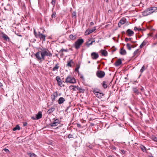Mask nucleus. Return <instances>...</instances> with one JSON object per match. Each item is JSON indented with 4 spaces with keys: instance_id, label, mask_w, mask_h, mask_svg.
Returning a JSON list of instances; mask_svg holds the SVG:
<instances>
[{
    "instance_id": "f8f14e48",
    "label": "nucleus",
    "mask_w": 157,
    "mask_h": 157,
    "mask_svg": "<svg viewBox=\"0 0 157 157\" xmlns=\"http://www.w3.org/2000/svg\"><path fill=\"white\" fill-rule=\"evenodd\" d=\"M100 52L101 53V55L105 56H106L108 55V52L105 50H101Z\"/></svg>"
},
{
    "instance_id": "6e6552de",
    "label": "nucleus",
    "mask_w": 157,
    "mask_h": 157,
    "mask_svg": "<svg viewBox=\"0 0 157 157\" xmlns=\"http://www.w3.org/2000/svg\"><path fill=\"white\" fill-rule=\"evenodd\" d=\"M96 29V27H94L92 29H87L85 33V35L87 36L94 32Z\"/></svg>"
},
{
    "instance_id": "a19ab883",
    "label": "nucleus",
    "mask_w": 157,
    "mask_h": 157,
    "mask_svg": "<svg viewBox=\"0 0 157 157\" xmlns=\"http://www.w3.org/2000/svg\"><path fill=\"white\" fill-rule=\"evenodd\" d=\"M55 17H56L54 13H53L52 14V18H55Z\"/></svg>"
},
{
    "instance_id": "5701e85b",
    "label": "nucleus",
    "mask_w": 157,
    "mask_h": 157,
    "mask_svg": "<svg viewBox=\"0 0 157 157\" xmlns=\"http://www.w3.org/2000/svg\"><path fill=\"white\" fill-rule=\"evenodd\" d=\"M76 38V36L75 35H73V34H71L69 35V38L71 40H74Z\"/></svg>"
},
{
    "instance_id": "e2e57ef3",
    "label": "nucleus",
    "mask_w": 157,
    "mask_h": 157,
    "mask_svg": "<svg viewBox=\"0 0 157 157\" xmlns=\"http://www.w3.org/2000/svg\"><path fill=\"white\" fill-rule=\"evenodd\" d=\"M19 36H21V35H19Z\"/></svg>"
},
{
    "instance_id": "79ce46f5",
    "label": "nucleus",
    "mask_w": 157,
    "mask_h": 157,
    "mask_svg": "<svg viewBox=\"0 0 157 157\" xmlns=\"http://www.w3.org/2000/svg\"><path fill=\"white\" fill-rule=\"evenodd\" d=\"M134 91L135 93H137L138 92V90L136 88H135Z\"/></svg>"
},
{
    "instance_id": "6ab92c4d",
    "label": "nucleus",
    "mask_w": 157,
    "mask_h": 157,
    "mask_svg": "<svg viewBox=\"0 0 157 157\" xmlns=\"http://www.w3.org/2000/svg\"><path fill=\"white\" fill-rule=\"evenodd\" d=\"M58 96L57 93L56 92H54L52 95H51V98L53 100H54Z\"/></svg>"
},
{
    "instance_id": "603ef678",
    "label": "nucleus",
    "mask_w": 157,
    "mask_h": 157,
    "mask_svg": "<svg viewBox=\"0 0 157 157\" xmlns=\"http://www.w3.org/2000/svg\"><path fill=\"white\" fill-rule=\"evenodd\" d=\"M27 122H24L23 123V126H26L27 125Z\"/></svg>"
},
{
    "instance_id": "0eeeda50",
    "label": "nucleus",
    "mask_w": 157,
    "mask_h": 157,
    "mask_svg": "<svg viewBox=\"0 0 157 157\" xmlns=\"http://www.w3.org/2000/svg\"><path fill=\"white\" fill-rule=\"evenodd\" d=\"M97 76L99 78H103L105 75V73L104 71L98 70L96 73Z\"/></svg>"
},
{
    "instance_id": "c03bdc74",
    "label": "nucleus",
    "mask_w": 157,
    "mask_h": 157,
    "mask_svg": "<svg viewBox=\"0 0 157 157\" xmlns=\"http://www.w3.org/2000/svg\"><path fill=\"white\" fill-rule=\"evenodd\" d=\"M131 40V38L128 39L127 38H125V40L126 41H128V40Z\"/></svg>"
},
{
    "instance_id": "09e8293b",
    "label": "nucleus",
    "mask_w": 157,
    "mask_h": 157,
    "mask_svg": "<svg viewBox=\"0 0 157 157\" xmlns=\"http://www.w3.org/2000/svg\"><path fill=\"white\" fill-rule=\"evenodd\" d=\"M154 39H157V33H156V34L155 36L154 37Z\"/></svg>"
},
{
    "instance_id": "052dcab7",
    "label": "nucleus",
    "mask_w": 157,
    "mask_h": 157,
    "mask_svg": "<svg viewBox=\"0 0 157 157\" xmlns=\"http://www.w3.org/2000/svg\"><path fill=\"white\" fill-rule=\"evenodd\" d=\"M45 31V30L44 29L43 31V33H44Z\"/></svg>"
},
{
    "instance_id": "412c9836",
    "label": "nucleus",
    "mask_w": 157,
    "mask_h": 157,
    "mask_svg": "<svg viewBox=\"0 0 157 157\" xmlns=\"http://www.w3.org/2000/svg\"><path fill=\"white\" fill-rule=\"evenodd\" d=\"M101 84L104 89H106L107 87V84L105 81H103L101 83Z\"/></svg>"
},
{
    "instance_id": "dca6fc26",
    "label": "nucleus",
    "mask_w": 157,
    "mask_h": 157,
    "mask_svg": "<svg viewBox=\"0 0 157 157\" xmlns=\"http://www.w3.org/2000/svg\"><path fill=\"white\" fill-rule=\"evenodd\" d=\"M122 63V61L121 59H118L114 63V65L116 66H118Z\"/></svg>"
},
{
    "instance_id": "f257e3e1",
    "label": "nucleus",
    "mask_w": 157,
    "mask_h": 157,
    "mask_svg": "<svg viewBox=\"0 0 157 157\" xmlns=\"http://www.w3.org/2000/svg\"><path fill=\"white\" fill-rule=\"evenodd\" d=\"M35 56L37 60L41 63L45 60L46 56L51 57L52 54L48 49L43 48L35 54Z\"/></svg>"
},
{
    "instance_id": "49530a36",
    "label": "nucleus",
    "mask_w": 157,
    "mask_h": 157,
    "mask_svg": "<svg viewBox=\"0 0 157 157\" xmlns=\"http://www.w3.org/2000/svg\"><path fill=\"white\" fill-rule=\"evenodd\" d=\"M80 78L84 80V77L83 75H81L80 76Z\"/></svg>"
},
{
    "instance_id": "4be33fe9",
    "label": "nucleus",
    "mask_w": 157,
    "mask_h": 157,
    "mask_svg": "<svg viewBox=\"0 0 157 157\" xmlns=\"http://www.w3.org/2000/svg\"><path fill=\"white\" fill-rule=\"evenodd\" d=\"M120 53L122 55H125L126 54L125 50L123 48H122L120 50Z\"/></svg>"
},
{
    "instance_id": "20e7f679",
    "label": "nucleus",
    "mask_w": 157,
    "mask_h": 157,
    "mask_svg": "<svg viewBox=\"0 0 157 157\" xmlns=\"http://www.w3.org/2000/svg\"><path fill=\"white\" fill-rule=\"evenodd\" d=\"M84 42V40L82 38L78 39L73 44V46L77 50L79 49L82 44Z\"/></svg>"
},
{
    "instance_id": "f3484780",
    "label": "nucleus",
    "mask_w": 157,
    "mask_h": 157,
    "mask_svg": "<svg viewBox=\"0 0 157 157\" xmlns=\"http://www.w3.org/2000/svg\"><path fill=\"white\" fill-rule=\"evenodd\" d=\"M36 118L38 120L41 118L42 117V113L41 111L38 112V113L36 115Z\"/></svg>"
},
{
    "instance_id": "c756f323",
    "label": "nucleus",
    "mask_w": 157,
    "mask_h": 157,
    "mask_svg": "<svg viewBox=\"0 0 157 157\" xmlns=\"http://www.w3.org/2000/svg\"><path fill=\"white\" fill-rule=\"evenodd\" d=\"M65 100L64 99L63 97L59 98V104L63 103Z\"/></svg>"
},
{
    "instance_id": "473e14b6",
    "label": "nucleus",
    "mask_w": 157,
    "mask_h": 157,
    "mask_svg": "<svg viewBox=\"0 0 157 157\" xmlns=\"http://www.w3.org/2000/svg\"><path fill=\"white\" fill-rule=\"evenodd\" d=\"M151 139L153 140L156 142H157V137L154 136H152Z\"/></svg>"
},
{
    "instance_id": "7ed1b4c3",
    "label": "nucleus",
    "mask_w": 157,
    "mask_h": 157,
    "mask_svg": "<svg viewBox=\"0 0 157 157\" xmlns=\"http://www.w3.org/2000/svg\"><path fill=\"white\" fill-rule=\"evenodd\" d=\"M34 34L36 38H39L43 41H44L45 40L46 36L40 33V32L36 33L35 30L34 29Z\"/></svg>"
},
{
    "instance_id": "8fccbe9b",
    "label": "nucleus",
    "mask_w": 157,
    "mask_h": 157,
    "mask_svg": "<svg viewBox=\"0 0 157 157\" xmlns=\"http://www.w3.org/2000/svg\"><path fill=\"white\" fill-rule=\"evenodd\" d=\"M94 25V23L92 22H90V25H91V26H93Z\"/></svg>"
},
{
    "instance_id": "de8ad7c7",
    "label": "nucleus",
    "mask_w": 157,
    "mask_h": 157,
    "mask_svg": "<svg viewBox=\"0 0 157 157\" xmlns=\"http://www.w3.org/2000/svg\"><path fill=\"white\" fill-rule=\"evenodd\" d=\"M31 118L33 119V120H37V119L36 118V117H31Z\"/></svg>"
},
{
    "instance_id": "0e129e2a",
    "label": "nucleus",
    "mask_w": 157,
    "mask_h": 157,
    "mask_svg": "<svg viewBox=\"0 0 157 157\" xmlns=\"http://www.w3.org/2000/svg\"><path fill=\"white\" fill-rule=\"evenodd\" d=\"M58 103H59V100H58Z\"/></svg>"
},
{
    "instance_id": "72a5a7b5",
    "label": "nucleus",
    "mask_w": 157,
    "mask_h": 157,
    "mask_svg": "<svg viewBox=\"0 0 157 157\" xmlns=\"http://www.w3.org/2000/svg\"><path fill=\"white\" fill-rule=\"evenodd\" d=\"M126 46L127 47V48L129 50H130L131 49V45L130 44H128V43H127V44H126Z\"/></svg>"
},
{
    "instance_id": "39448f33",
    "label": "nucleus",
    "mask_w": 157,
    "mask_h": 157,
    "mask_svg": "<svg viewBox=\"0 0 157 157\" xmlns=\"http://www.w3.org/2000/svg\"><path fill=\"white\" fill-rule=\"evenodd\" d=\"M66 82L67 83L74 84L76 82V80L74 77L69 76L66 78Z\"/></svg>"
},
{
    "instance_id": "a878e982",
    "label": "nucleus",
    "mask_w": 157,
    "mask_h": 157,
    "mask_svg": "<svg viewBox=\"0 0 157 157\" xmlns=\"http://www.w3.org/2000/svg\"><path fill=\"white\" fill-rule=\"evenodd\" d=\"M27 154L30 157H36V154L33 153H31L30 152L28 153Z\"/></svg>"
},
{
    "instance_id": "bf43d9fd",
    "label": "nucleus",
    "mask_w": 157,
    "mask_h": 157,
    "mask_svg": "<svg viewBox=\"0 0 157 157\" xmlns=\"http://www.w3.org/2000/svg\"><path fill=\"white\" fill-rule=\"evenodd\" d=\"M108 157H113L111 155H109L108 156Z\"/></svg>"
},
{
    "instance_id": "cd10ccee",
    "label": "nucleus",
    "mask_w": 157,
    "mask_h": 157,
    "mask_svg": "<svg viewBox=\"0 0 157 157\" xmlns=\"http://www.w3.org/2000/svg\"><path fill=\"white\" fill-rule=\"evenodd\" d=\"M59 68V66L58 64H56L55 66L53 68L52 70L53 71H57Z\"/></svg>"
},
{
    "instance_id": "393cba45",
    "label": "nucleus",
    "mask_w": 157,
    "mask_h": 157,
    "mask_svg": "<svg viewBox=\"0 0 157 157\" xmlns=\"http://www.w3.org/2000/svg\"><path fill=\"white\" fill-rule=\"evenodd\" d=\"M55 110V108L54 107H51L50 108L48 111L47 113L48 114H50L52 113Z\"/></svg>"
},
{
    "instance_id": "a18cd8bd",
    "label": "nucleus",
    "mask_w": 157,
    "mask_h": 157,
    "mask_svg": "<svg viewBox=\"0 0 157 157\" xmlns=\"http://www.w3.org/2000/svg\"><path fill=\"white\" fill-rule=\"evenodd\" d=\"M138 28H137V27H135L134 28V30L135 31H137L138 30Z\"/></svg>"
},
{
    "instance_id": "680f3d73",
    "label": "nucleus",
    "mask_w": 157,
    "mask_h": 157,
    "mask_svg": "<svg viewBox=\"0 0 157 157\" xmlns=\"http://www.w3.org/2000/svg\"><path fill=\"white\" fill-rule=\"evenodd\" d=\"M90 61H89L88 62V63H90Z\"/></svg>"
},
{
    "instance_id": "c9c22d12",
    "label": "nucleus",
    "mask_w": 157,
    "mask_h": 157,
    "mask_svg": "<svg viewBox=\"0 0 157 157\" xmlns=\"http://www.w3.org/2000/svg\"><path fill=\"white\" fill-rule=\"evenodd\" d=\"M77 126L78 127L81 128H82L84 127L83 126H82L80 124L78 123H77Z\"/></svg>"
},
{
    "instance_id": "1a4fd4ad",
    "label": "nucleus",
    "mask_w": 157,
    "mask_h": 157,
    "mask_svg": "<svg viewBox=\"0 0 157 157\" xmlns=\"http://www.w3.org/2000/svg\"><path fill=\"white\" fill-rule=\"evenodd\" d=\"M69 88L71 90H72L73 91H76V90H82L78 86H74L71 85L69 86Z\"/></svg>"
},
{
    "instance_id": "a211bd4d",
    "label": "nucleus",
    "mask_w": 157,
    "mask_h": 157,
    "mask_svg": "<svg viewBox=\"0 0 157 157\" xmlns=\"http://www.w3.org/2000/svg\"><path fill=\"white\" fill-rule=\"evenodd\" d=\"M147 43V41L145 40H144L143 42L141 44L140 46V48H142L144 46H145Z\"/></svg>"
},
{
    "instance_id": "c85d7f7f",
    "label": "nucleus",
    "mask_w": 157,
    "mask_h": 157,
    "mask_svg": "<svg viewBox=\"0 0 157 157\" xmlns=\"http://www.w3.org/2000/svg\"><path fill=\"white\" fill-rule=\"evenodd\" d=\"M140 148L144 152L146 151V147H145L144 146L142 145H140Z\"/></svg>"
},
{
    "instance_id": "5fc2aeb1",
    "label": "nucleus",
    "mask_w": 157,
    "mask_h": 157,
    "mask_svg": "<svg viewBox=\"0 0 157 157\" xmlns=\"http://www.w3.org/2000/svg\"><path fill=\"white\" fill-rule=\"evenodd\" d=\"M141 30V28H138V31H140Z\"/></svg>"
},
{
    "instance_id": "2f4dec72",
    "label": "nucleus",
    "mask_w": 157,
    "mask_h": 157,
    "mask_svg": "<svg viewBox=\"0 0 157 157\" xmlns=\"http://www.w3.org/2000/svg\"><path fill=\"white\" fill-rule=\"evenodd\" d=\"M72 16L73 18H76V13L75 11L73 12L72 14Z\"/></svg>"
},
{
    "instance_id": "9d476101",
    "label": "nucleus",
    "mask_w": 157,
    "mask_h": 157,
    "mask_svg": "<svg viewBox=\"0 0 157 157\" xmlns=\"http://www.w3.org/2000/svg\"><path fill=\"white\" fill-rule=\"evenodd\" d=\"M91 56V58L93 59H97L99 57L98 54L96 52L92 53Z\"/></svg>"
},
{
    "instance_id": "4468645a",
    "label": "nucleus",
    "mask_w": 157,
    "mask_h": 157,
    "mask_svg": "<svg viewBox=\"0 0 157 157\" xmlns=\"http://www.w3.org/2000/svg\"><path fill=\"white\" fill-rule=\"evenodd\" d=\"M126 33L128 36H132L134 34V32L130 29H128Z\"/></svg>"
},
{
    "instance_id": "4d7b16f0",
    "label": "nucleus",
    "mask_w": 157,
    "mask_h": 157,
    "mask_svg": "<svg viewBox=\"0 0 157 157\" xmlns=\"http://www.w3.org/2000/svg\"><path fill=\"white\" fill-rule=\"evenodd\" d=\"M149 157H154L152 155H150V156H149Z\"/></svg>"
},
{
    "instance_id": "bb28decb",
    "label": "nucleus",
    "mask_w": 157,
    "mask_h": 157,
    "mask_svg": "<svg viewBox=\"0 0 157 157\" xmlns=\"http://www.w3.org/2000/svg\"><path fill=\"white\" fill-rule=\"evenodd\" d=\"M20 127L18 125H17L16 126L13 128V131H16V130H20Z\"/></svg>"
},
{
    "instance_id": "6e6d98bb",
    "label": "nucleus",
    "mask_w": 157,
    "mask_h": 157,
    "mask_svg": "<svg viewBox=\"0 0 157 157\" xmlns=\"http://www.w3.org/2000/svg\"><path fill=\"white\" fill-rule=\"evenodd\" d=\"M157 44V42H156V43H153V46H155V45Z\"/></svg>"
},
{
    "instance_id": "aec40b11",
    "label": "nucleus",
    "mask_w": 157,
    "mask_h": 157,
    "mask_svg": "<svg viewBox=\"0 0 157 157\" xmlns=\"http://www.w3.org/2000/svg\"><path fill=\"white\" fill-rule=\"evenodd\" d=\"M58 121V120H55L54 122L50 124V125L51 126H57L59 124V123H58L57 121Z\"/></svg>"
},
{
    "instance_id": "338daca9",
    "label": "nucleus",
    "mask_w": 157,
    "mask_h": 157,
    "mask_svg": "<svg viewBox=\"0 0 157 157\" xmlns=\"http://www.w3.org/2000/svg\"><path fill=\"white\" fill-rule=\"evenodd\" d=\"M99 91H101L100 90H98Z\"/></svg>"
},
{
    "instance_id": "864d4df0",
    "label": "nucleus",
    "mask_w": 157,
    "mask_h": 157,
    "mask_svg": "<svg viewBox=\"0 0 157 157\" xmlns=\"http://www.w3.org/2000/svg\"><path fill=\"white\" fill-rule=\"evenodd\" d=\"M112 149L114 150H116V148L115 146H113L112 147Z\"/></svg>"
},
{
    "instance_id": "13d9d810",
    "label": "nucleus",
    "mask_w": 157,
    "mask_h": 157,
    "mask_svg": "<svg viewBox=\"0 0 157 157\" xmlns=\"http://www.w3.org/2000/svg\"><path fill=\"white\" fill-rule=\"evenodd\" d=\"M105 1L106 2H108V0H105Z\"/></svg>"
},
{
    "instance_id": "b1692460",
    "label": "nucleus",
    "mask_w": 157,
    "mask_h": 157,
    "mask_svg": "<svg viewBox=\"0 0 157 157\" xmlns=\"http://www.w3.org/2000/svg\"><path fill=\"white\" fill-rule=\"evenodd\" d=\"M74 62L72 59L70 60L69 61L67 62V66L68 67H71L72 64H73Z\"/></svg>"
},
{
    "instance_id": "7c9ffc66",
    "label": "nucleus",
    "mask_w": 157,
    "mask_h": 157,
    "mask_svg": "<svg viewBox=\"0 0 157 157\" xmlns=\"http://www.w3.org/2000/svg\"><path fill=\"white\" fill-rule=\"evenodd\" d=\"M80 66L79 65H77L76 66V68L75 69V71H76L79 72L78 70L80 68Z\"/></svg>"
},
{
    "instance_id": "37998d69",
    "label": "nucleus",
    "mask_w": 157,
    "mask_h": 157,
    "mask_svg": "<svg viewBox=\"0 0 157 157\" xmlns=\"http://www.w3.org/2000/svg\"><path fill=\"white\" fill-rule=\"evenodd\" d=\"M4 150L6 152H8L9 151V150L8 149H6V148L4 149Z\"/></svg>"
},
{
    "instance_id": "ea45409f",
    "label": "nucleus",
    "mask_w": 157,
    "mask_h": 157,
    "mask_svg": "<svg viewBox=\"0 0 157 157\" xmlns=\"http://www.w3.org/2000/svg\"><path fill=\"white\" fill-rule=\"evenodd\" d=\"M51 3L53 6L55 5V2L54 0H52V2H51Z\"/></svg>"
},
{
    "instance_id": "2eb2a0df",
    "label": "nucleus",
    "mask_w": 157,
    "mask_h": 157,
    "mask_svg": "<svg viewBox=\"0 0 157 157\" xmlns=\"http://www.w3.org/2000/svg\"><path fill=\"white\" fill-rule=\"evenodd\" d=\"M140 51L139 49H137L133 53V56H138L140 54Z\"/></svg>"
},
{
    "instance_id": "3c124183",
    "label": "nucleus",
    "mask_w": 157,
    "mask_h": 157,
    "mask_svg": "<svg viewBox=\"0 0 157 157\" xmlns=\"http://www.w3.org/2000/svg\"><path fill=\"white\" fill-rule=\"evenodd\" d=\"M121 152L123 154H124L125 152V151L123 150H121Z\"/></svg>"
},
{
    "instance_id": "4c0bfd02",
    "label": "nucleus",
    "mask_w": 157,
    "mask_h": 157,
    "mask_svg": "<svg viewBox=\"0 0 157 157\" xmlns=\"http://www.w3.org/2000/svg\"><path fill=\"white\" fill-rule=\"evenodd\" d=\"M56 80H57L58 84V85H59V76L56 77Z\"/></svg>"
},
{
    "instance_id": "e433bc0d",
    "label": "nucleus",
    "mask_w": 157,
    "mask_h": 157,
    "mask_svg": "<svg viewBox=\"0 0 157 157\" xmlns=\"http://www.w3.org/2000/svg\"><path fill=\"white\" fill-rule=\"evenodd\" d=\"M95 41L94 40V41H92L90 43H88L87 44V45L88 46L91 45L93 43L95 42Z\"/></svg>"
},
{
    "instance_id": "69168bd1",
    "label": "nucleus",
    "mask_w": 157,
    "mask_h": 157,
    "mask_svg": "<svg viewBox=\"0 0 157 157\" xmlns=\"http://www.w3.org/2000/svg\"><path fill=\"white\" fill-rule=\"evenodd\" d=\"M90 40H89V41L88 42L90 41Z\"/></svg>"
},
{
    "instance_id": "9b49d317",
    "label": "nucleus",
    "mask_w": 157,
    "mask_h": 157,
    "mask_svg": "<svg viewBox=\"0 0 157 157\" xmlns=\"http://www.w3.org/2000/svg\"><path fill=\"white\" fill-rule=\"evenodd\" d=\"M0 34L1 36L5 40L8 41L10 40L9 38L5 33L2 32Z\"/></svg>"
},
{
    "instance_id": "f03ea898",
    "label": "nucleus",
    "mask_w": 157,
    "mask_h": 157,
    "mask_svg": "<svg viewBox=\"0 0 157 157\" xmlns=\"http://www.w3.org/2000/svg\"><path fill=\"white\" fill-rule=\"evenodd\" d=\"M157 10V7H153L149 8L145 10L142 12V15L144 16H146L153 13Z\"/></svg>"
},
{
    "instance_id": "ddd939ff",
    "label": "nucleus",
    "mask_w": 157,
    "mask_h": 157,
    "mask_svg": "<svg viewBox=\"0 0 157 157\" xmlns=\"http://www.w3.org/2000/svg\"><path fill=\"white\" fill-rule=\"evenodd\" d=\"M125 19L122 18L120 21L118 23V26L119 27H120L122 25L125 23Z\"/></svg>"
},
{
    "instance_id": "58836bf2",
    "label": "nucleus",
    "mask_w": 157,
    "mask_h": 157,
    "mask_svg": "<svg viewBox=\"0 0 157 157\" xmlns=\"http://www.w3.org/2000/svg\"><path fill=\"white\" fill-rule=\"evenodd\" d=\"M68 138H73V135H72L71 134H69L68 136Z\"/></svg>"
},
{
    "instance_id": "423d86ee",
    "label": "nucleus",
    "mask_w": 157,
    "mask_h": 157,
    "mask_svg": "<svg viewBox=\"0 0 157 157\" xmlns=\"http://www.w3.org/2000/svg\"><path fill=\"white\" fill-rule=\"evenodd\" d=\"M93 92L96 97L99 98H101L104 95V94L102 92H99L96 90H94Z\"/></svg>"
},
{
    "instance_id": "f704fd0d",
    "label": "nucleus",
    "mask_w": 157,
    "mask_h": 157,
    "mask_svg": "<svg viewBox=\"0 0 157 157\" xmlns=\"http://www.w3.org/2000/svg\"><path fill=\"white\" fill-rule=\"evenodd\" d=\"M145 70V67L144 66H143L142 67L141 69L140 70V72L141 73H143L144 72V71Z\"/></svg>"
}]
</instances>
